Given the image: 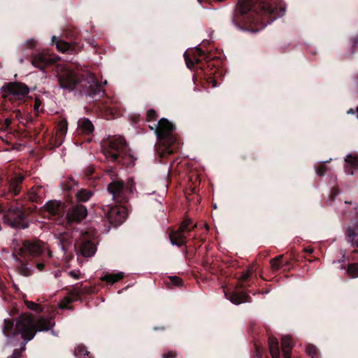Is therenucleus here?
<instances>
[{
  "mask_svg": "<svg viewBox=\"0 0 358 358\" xmlns=\"http://www.w3.org/2000/svg\"><path fill=\"white\" fill-rule=\"evenodd\" d=\"M344 203H345V204H351V202H348V201H345Z\"/></svg>",
  "mask_w": 358,
  "mask_h": 358,
  "instance_id": "obj_52",
  "label": "nucleus"
},
{
  "mask_svg": "<svg viewBox=\"0 0 358 358\" xmlns=\"http://www.w3.org/2000/svg\"><path fill=\"white\" fill-rule=\"evenodd\" d=\"M184 57H185V62H186L187 66L188 68L192 67L194 66V63H197L199 61V59L198 58H195L194 59H191L190 58H189L188 55H187V52L184 53Z\"/></svg>",
  "mask_w": 358,
  "mask_h": 358,
  "instance_id": "obj_37",
  "label": "nucleus"
},
{
  "mask_svg": "<svg viewBox=\"0 0 358 358\" xmlns=\"http://www.w3.org/2000/svg\"><path fill=\"white\" fill-rule=\"evenodd\" d=\"M52 334L53 335H55V336H57V334L55 333V331H52Z\"/></svg>",
  "mask_w": 358,
  "mask_h": 358,
  "instance_id": "obj_55",
  "label": "nucleus"
},
{
  "mask_svg": "<svg viewBox=\"0 0 358 358\" xmlns=\"http://www.w3.org/2000/svg\"><path fill=\"white\" fill-rule=\"evenodd\" d=\"M294 346L292 339L289 336H284L281 338V348L283 352L284 358H291L290 352Z\"/></svg>",
  "mask_w": 358,
  "mask_h": 358,
  "instance_id": "obj_20",
  "label": "nucleus"
},
{
  "mask_svg": "<svg viewBox=\"0 0 358 358\" xmlns=\"http://www.w3.org/2000/svg\"><path fill=\"white\" fill-rule=\"evenodd\" d=\"M41 106V101L38 99H36L34 101V108L36 111L40 110V107Z\"/></svg>",
  "mask_w": 358,
  "mask_h": 358,
  "instance_id": "obj_42",
  "label": "nucleus"
},
{
  "mask_svg": "<svg viewBox=\"0 0 358 358\" xmlns=\"http://www.w3.org/2000/svg\"><path fill=\"white\" fill-rule=\"evenodd\" d=\"M52 41L56 43L57 49L63 53L73 54L76 52V47L73 45L61 41L55 36H52Z\"/></svg>",
  "mask_w": 358,
  "mask_h": 358,
  "instance_id": "obj_16",
  "label": "nucleus"
},
{
  "mask_svg": "<svg viewBox=\"0 0 358 358\" xmlns=\"http://www.w3.org/2000/svg\"><path fill=\"white\" fill-rule=\"evenodd\" d=\"M257 30H251L252 32L257 31Z\"/></svg>",
  "mask_w": 358,
  "mask_h": 358,
  "instance_id": "obj_57",
  "label": "nucleus"
},
{
  "mask_svg": "<svg viewBox=\"0 0 358 358\" xmlns=\"http://www.w3.org/2000/svg\"><path fill=\"white\" fill-rule=\"evenodd\" d=\"M212 83H213L212 86L213 87L217 86V83H216V81L215 80H212Z\"/></svg>",
  "mask_w": 358,
  "mask_h": 358,
  "instance_id": "obj_50",
  "label": "nucleus"
},
{
  "mask_svg": "<svg viewBox=\"0 0 358 358\" xmlns=\"http://www.w3.org/2000/svg\"><path fill=\"white\" fill-rule=\"evenodd\" d=\"M123 277L124 274L122 272H118L116 273H106L101 278V280L113 284L121 280Z\"/></svg>",
  "mask_w": 358,
  "mask_h": 358,
  "instance_id": "obj_25",
  "label": "nucleus"
},
{
  "mask_svg": "<svg viewBox=\"0 0 358 358\" xmlns=\"http://www.w3.org/2000/svg\"><path fill=\"white\" fill-rule=\"evenodd\" d=\"M357 118H358V115H357Z\"/></svg>",
  "mask_w": 358,
  "mask_h": 358,
  "instance_id": "obj_59",
  "label": "nucleus"
},
{
  "mask_svg": "<svg viewBox=\"0 0 358 358\" xmlns=\"http://www.w3.org/2000/svg\"><path fill=\"white\" fill-rule=\"evenodd\" d=\"M87 208L83 205H78L71 208L66 214V220L69 222H79L87 216Z\"/></svg>",
  "mask_w": 358,
  "mask_h": 358,
  "instance_id": "obj_12",
  "label": "nucleus"
},
{
  "mask_svg": "<svg viewBox=\"0 0 358 358\" xmlns=\"http://www.w3.org/2000/svg\"><path fill=\"white\" fill-rule=\"evenodd\" d=\"M20 63H22L24 62V59L23 58H21L20 60Z\"/></svg>",
  "mask_w": 358,
  "mask_h": 358,
  "instance_id": "obj_54",
  "label": "nucleus"
},
{
  "mask_svg": "<svg viewBox=\"0 0 358 358\" xmlns=\"http://www.w3.org/2000/svg\"><path fill=\"white\" fill-rule=\"evenodd\" d=\"M11 124V119L6 118L4 120V124L6 127H9V125Z\"/></svg>",
  "mask_w": 358,
  "mask_h": 358,
  "instance_id": "obj_48",
  "label": "nucleus"
},
{
  "mask_svg": "<svg viewBox=\"0 0 358 358\" xmlns=\"http://www.w3.org/2000/svg\"><path fill=\"white\" fill-rule=\"evenodd\" d=\"M224 295L227 299L236 305L249 301L248 295L245 292H232L227 294L224 292Z\"/></svg>",
  "mask_w": 358,
  "mask_h": 358,
  "instance_id": "obj_19",
  "label": "nucleus"
},
{
  "mask_svg": "<svg viewBox=\"0 0 358 358\" xmlns=\"http://www.w3.org/2000/svg\"><path fill=\"white\" fill-rule=\"evenodd\" d=\"M156 117H157V114L154 110L150 109L148 111L147 119L148 121L155 120Z\"/></svg>",
  "mask_w": 358,
  "mask_h": 358,
  "instance_id": "obj_40",
  "label": "nucleus"
},
{
  "mask_svg": "<svg viewBox=\"0 0 358 358\" xmlns=\"http://www.w3.org/2000/svg\"><path fill=\"white\" fill-rule=\"evenodd\" d=\"M93 195V192L90 190L81 189L76 193V198L80 202L87 201Z\"/></svg>",
  "mask_w": 358,
  "mask_h": 358,
  "instance_id": "obj_27",
  "label": "nucleus"
},
{
  "mask_svg": "<svg viewBox=\"0 0 358 358\" xmlns=\"http://www.w3.org/2000/svg\"><path fill=\"white\" fill-rule=\"evenodd\" d=\"M36 266L38 270L41 271L44 267V264L43 263H38Z\"/></svg>",
  "mask_w": 358,
  "mask_h": 358,
  "instance_id": "obj_49",
  "label": "nucleus"
},
{
  "mask_svg": "<svg viewBox=\"0 0 358 358\" xmlns=\"http://www.w3.org/2000/svg\"><path fill=\"white\" fill-rule=\"evenodd\" d=\"M268 348L272 358H280L279 343L276 338L269 337Z\"/></svg>",
  "mask_w": 358,
  "mask_h": 358,
  "instance_id": "obj_23",
  "label": "nucleus"
},
{
  "mask_svg": "<svg viewBox=\"0 0 358 358\" xmlns=\"http://www.w3.org/2000/svg\"><path fill=\"white\" fill-rule=\"evenodd\" d=\"M6 89L8 92L16 99H24L29 92L26 85L20 83H10L7 85Z\"/></svg>",
  "mask_w": 358,
  "mask_h": 358,
  "instance_id": "obj_11",
  "label": "nucleus"
},
{
  "mask_svg": "<svg viewBox=\"0 0 358 358\" xmlns=\"http://www.w3.org/2000/svg\"><path fill=\"white\" fill-rule=\"evenodd\" d=\"M339 194L338 190L337 189H334L331 194V199L334 200V197Z\"/></svg>",
  "mask_w": 358,
  "mask_h": 358,
  "instance_id": "obj_47",
  "label": "nucleus"
},
{
  "mask_svg": "<svg viewBox=\"0 0 358 358\" xmlns=\"http://www.w3.org/2000/svg\"><path fill=\"white\" fill-rule=\"evenodd\" d=\"M176 356L175 352H169L163 355L164 358H174Z\"/></svg>",
  "mask_w": 358,
  "mask_h": 358,
  "instance_id": "obj_43",
  "label": "nucleus"
},
{
  "mask_svg": "<svg viewBox=\"0 0 358 358\" xmlns=\"http://www.w3.org/2000/svg\"><path fill=\"white\" fill-rule=\"evenodd\" d=\"M78 252L86 257L93 256L96 252L94 244L90 241H83L75 244Z\"/></svg>",
  "mask_w": 358,
  "mask_h": 358,
  "instance_id": "obj_13",
  "label": "nucleus"
},
{
  "mask_svg": "<svg viewBox=\"0 0 358 358\" xmlns=\"http://www.w3.org/2000/svg\"><path fill=\"white\" fill-rule=\"evenodd\" d=\"M282 256H279L271 261V266L273 270L278 271L282 268V264L280 263Z\"/></svg>",
  "mask_w": 358,
  "mask_h": 358,
  "instance_id": "obj_36",
  "label": "nucleus"
},
{
  "mask_svg": "<svg viewBox=\"0 0 358 358\" xmlns=\"http://www.w3.org/2000/svg\"><path fill=\"white\" fill-rule=\"evenodd\" d=\"M196 227V224L192 225L191 219H185L180 225L179 229L184 232L190 231L192 229Z\"/></svg>",
  "mask_w": 358,
  "mask_h": 358,
  "instance_id": "obj_32",
  "label": "nucleus"
},
{
  "mask_svg": "<svg viewBox=\"0 0 358 358\" xmlns=\"http://www.w3.org/2000/svg\"><path fill=\"white\" fill-rule=\"evenodd\" d=\"M348 114H354L355 113V111L353 109H350L348 111Z\"/></svg>",
  "mask_w": 358,
  "mask_h": 358,
  "instance_id": "obj_51",
  "label": "nucleus"
},
{
  "mask_svg": "<svg viewBox=\"0 0 358 358\" xmlns=\"http://www.w3.org/2000/svg\"><path fill=\"white\" fill-rule=\"evenodd\" d=\"M69 274L70 276H71L72 278H73L75 279H78L79 278V274H78V271H71L69 272Z\"/></svg>",
  "mask_w": 358,
  "mask_h": 358,
  "instance_id": "obj_45",
  "label": "nucleus"
},
{
  "mask_svg": "<svg viewBox=\"0 0 358 358\" xmlns=\"http://www.w3.org/2000/svg\"><path fill=\"white\" fill-rule=\"evenodd\" d=\"M306 352L308 355L313 357L317 355V348L313 345H308L306 348Z\"/></svg>",
  "mask_w": 358,
  "mask_h": 358,
  "instance_id": "obj_38",
  "label": "nucleus"
},
{
  "mask_svg": "<svg viewBox=\"0 0 358 358\" xmlns=\"http://www.w3.org/2000/svg\"><path fill=\"white\" fill-rule=\"evenodd\" d=\"M315 171H316V173L319 176H322L324 174V173L326 172V168H325V166L324 164H320L315 169Z\"/></svg>",
  "mask_w": 358,
  "mask_h": 358,
  "instance_id": "obj_39",
  "label": "nucleus"
},
{
  "mask_svg": "<svg viewBox=\"0 0 358 358\" xmlns=\"http://www.w3.org/2000/svg\"><path fill=\"white\" fill-rule=\"evenodd\" d=\"M55 325L52 317H39L35 320L27 313L22 314L16 320L15 324L10 319H4L2 333L7 338V345H17L20 342V348L15 349L8 358H20L26 349L27 343L32 340L37 331H45Z\"/></svg>",
  "mask_w": 358,
  "mask_h": 358,
  "instance_id": "obj_1",
  "label": "nucleus"
},
{
  "mask_svg": "<svg viewBox=\"0 0 358 358\" xmlns=\"http://www.w3.org/2000/svg\"><path fill=\"white\" fill-rule=\"evenodd\" d=\"M171 280L176 285H180L181 284V280L178 277H171Z\"/></svg>",
  "mask_w": 358,
  "mask_h": 358,
  "instance_id": "obj_44",
  "label": "nucleus"
},
{
  "mask_svg": "<svg viewBox=\"0 0 358 358\" xmlns=\"http://www.w3.org/2000/svg\"><path fill=\"white\" fill-rule=\"evenodd\" d=\"M94 130L92 123L89 119L83 117L78 121V131L85 134H90Z\"/></svg>",
  "mask_w": 358,
  "mask_h": 358,
  "instance_id": "obj_21",
  "label": "nucleus"
},
{
  "mask_svg": "<svg viewBox=\"0 0 358 358\" xmlns=\"http://www.w3.org/2000/svg\"><path fill=\"white\" fill-rule=\"evenodd\" d=\"M108 190L114 200L122 203L127 199L125 195L126 192H129V193L134 192V180L133 179L129 180L126 187L124 186L121 181H114L108 185Z\"/></svg>",
  "mask_w": 358,
  "mask_h": 358,
  "instance_id": "obj_6",
  "label": "nucleus"
},
{
  "mask_svg": "<svg viewBox=\"0 0 358 358\" xmlns=\"http://www.w3.org/2000/svg\"><path fill=\"white\" fill-rule=\"evenodd\" d=\"M103 153L106 158L115 162L127 150L124 138L120 136L109 138L105 142Z\"/></svg>",
  "mask_w": 358,
  "mask_h": 358,
  "instance_id": "obj_5",
  "label": "nucleus"
},
{
  "mask_svg": "<svg viewBox=\"0 0 358 358\" xmlns=\"http://www.w3.org/2000/svg\"><path fill=\"white\" fill-rule=\"evenodd\" d=\"M348 238H350V242L353 246H358V243L357 241H354L355 238L358 236V224L354 228H348Z\"/></svg>",
  "mask_w": 358,
  "mask_h": 358,
  "instance_id": "obj_29",
  "label": "nucleus"
},
{
  "mask_svg": "<svg viewBox=\"0 0 358 358\" xmlns=\"http://www.w3.org/2000/svg\"><path fill=\"white\" fill-rule=\"evenodd\" d=\"M67 121L66 120H62L59 122L57 126V133L56 135L58 138H62L65 136L67 131Z\"/></svg>",
  "mask_w": 358,
  "mask_h": 358,
  "instance_id": "obj_28",
  "label": "nucleus"
},
{
  "mask_svg": "<svg viewBox=\"0 0 358 358\" xmlns=\"http://www.w3.org/2000/svg\"><path fill=\"white\" fill-rule=\"evenodd\" d=\"M57 59L58 57L55 55L41 52L33 56L31 62L34 66L43 69L45 66L56 62Z\"/></svg>",
  "mask_w": 358,
  "mask_h": 358,
  "instance_id": "obj_10",
  "label": "nucleus"
},
{
  "mask_svg": "<svg viewBox=\"0 0 358 358\" xmlns=\"http://www.w3.org/2000/svg\"><path fill=\"white\" fill-rule=\"evenodd\" d=\"M74 353L77 358H90L89 352L83 345L78 346L75 349Z\"/></svg>",
  "mask_w": 358,
  "mask_h": 358,
  "instance_id": "obj_31",
  "label": "nucleus"
},
{
  "mask_svg": "<svg viewBox=\"0 0 358 358\" xmlns=\"http://www.w3.org/2000/svg\"><path fill=\"white\" fill-rule=\"evenodd\" d=\"M309 253H311L313 252V250L312 249H310V250H307Z\"/></svg>",
  "mask_w": 358,
  "mask_h": 358,
  "instance_id": "obj_53",
  "label": "nucleus"
},
{
  "mask_svg": "<svg viewBox=\"0 0 358 358\" xmlns=\"http://www.w3.org/2000/svg\"><path fill=\"white\" fill-rule=\"evenodd\" d=\"M36 42L34 39H29L28 40L27 42H26V45L28 46V47H34L35 46Z\"/></svg>",
  "mask_w": 358,
  "mask_h": 358,
  "instance_id": "obj_46",
  "label": "nucleus"
},
{
  "mask_svg": "<svg viewBox=\"0 0 358 358\" xmlns=\"http://www.w3.org/2000/svg\"><path fill=\"white\" fill-rule=\"evenodd\" d=\"M24 180L23 176L12 178L8 182V192L13 195H17L21 189V185Z\"/></svg>",
  "mask_w": 358,
  "mask_h": 358,
  "instance_id": "obj_17",
  "label": "nucleus"
},
{
  "mask_svg": "<svg viewBox=\"0 0 358 358\" xmlns=\"http://www.w3.org/2000/svg\"><path fill=\"white\" fill-rule=\"evenodd\" d=\"M345 171L348 175H353L358 170V155H348L345 159Z\"/></svg>",
  "mask_w": 358,
  "mask_h": 358,
  "instance_id": "obj_15",
  "label": "nucleus"
},
{
  "mask_svg": "<svg viewBox=\"0 0 358 358\" xmlns=\"http://www.w3.org/2000/svg\"><path fill=\"white\" fill-rule=\"evenodd\" d=\"M89 293H90V288L83 287L82 284H76L69 290V294L74 297L76 301L78 300L80 296Z\"/></svg>",
  "mask_w": 358,
  "mask_h": 358,
  "instance_id": "obj_22",
  "label": "nucleus"
},
{
  "mask_svg": "<svg viewBox=\"0 0 358 358\" xmlns=\"http://www.w3.org/2000/svg\"><path fill=\"white\" fill-rule=\"evenodd\" d=\"M43 190L41 187H32L27 193L28 199L31 201L37 202L42 196Z\"/></svg>",
  "mask_w": 358,
  "mask_h": 358,
  "instance_id": "obj_24",
  "label": "nucleus"
},
{
  "mask_svg": "<svg viewBox=\"0 0 358 358\" xmlns=\"http://www.w3.org/2000/svg\"><path fill=\"white\" fill-rule=\"evenodd\" d=\"M169 239L172 245L180 247L185 244L186 238L184 231L178 229L172 231L169 235Z\"/></svg>",
  "mask_w": 358,
  "mask_h": 358,
  "instance_id": "obj_18",
  "label": "nucleus"
},
{
  "mask_svg": "<svg viewBox=\"0 0 358 358\" xmlns=\"http://www.w3.org/2000/svg\"><path fill=\"white\" fill-rule=\"evenodd\" d=\"M55 236L59 241L61 243V248L63 250H66V246L69 243V239L70 234L67 231L63 233L55 234Z\"/></svg>",
  "mask_w": 358,
  "mask_h": 358,
  "instance_id": "obj_26",
  "label": "nucleus"
},
{
  "mask_svg": "<svg viewBox=\"0 0 358 358\" xmlns=\"http://www.w3.org/2000/svg\"><path fill=\"white\" fill-rule=\"evenodd\" d=\"M106 84H107V81H106V80H105V81L103 82V85H106Z\"/></svg>",
  "mask_w": 358,
  "mask_h": 358,
  "instance_id": "obj_56",
  "label": "nucleus"
},
{
  "mask_svg": "<svg viewBox=\"0 0 358 358\" xmlns=\"http://www.w3.org/2000/svg\"><path fill=\"white\" fill-rule=\"evenodd\" d=\"M57 75L59 86L63 90L71 91L78 89L81 93L92 97L103 93L102 86L92 73L79 76L66 65L58 64Z\"/></svg>",
  "mask_w": 358,
  "mask_h": 358,
  "instance_id": "obj_2",
  "label": "nucleus"
},
{
  "mask_svg": "<svg viewBox=\"0 0 358 358\" xmlns=\"http://www.w3.org/2000/svg\"><path fill=\"white\" fill-rule=\"evenodd\" d=\"M276 5L277 0H243L239 1L238 9L242 14L253 10L262 15L263 17L261 22L262 28H264L278 17L275 14Z\"/></svg>",
  "mask_w": 358,
  "mask_h": 358,
  "instance_id": "obj_3",
  "label": "nucleus"
},
{
  "mask_svg": "<svg viewBox=\"0 0 358 358\" xmlns=\"http://www.w3.org/2000/svg\"><path fill=\"white\" fill-rule=\"evenodd\" d=\"M43 250V245L41 242L26 241L18 250L13 253V256L15 261H17L19 257H38Z\"/></svg>",
  "mask_w": 358,
  "mask_h": 358,
  "instance_id": "obj_7",
  "label": "nucleus"
},
{
  "mask_svg": "<svg viewBox=\"0 0 358 358\" xmlns=\"http://www.w3.org/2000/svg\"><path fill=\"white\" fill-rule=\"evenodd\" d=\"M76 301V299H74V297H72L69 294V296H65L62 299V300L60 301L59 306L61 309H68L69 308V304L72 303L73 301Z\"/></svg>",
  "mask_w": 358,
  "mask_h": 358,
  "instance_id": "obj_33",
  "label": "nucleus"
},
{
  "mask_svg": "<svg viewBox=\"0 0 358 358\" xmlns=\"http://www.w3.org/2000/svg\"><path fill=\"white\" fill-rule=\"evenodd\" d=\"M254 271H255L254 266H250L239 278L240 282H241L242 283L246 282L249 279V278L250 277V275H252V273H253Z\"/></svg>",
  "mask_w": 358,
  "mask_h": 358,
  "instance_id": "obj_35",
  "label": "nucleus"
},
{
  "mask_svg": "<svg viewBox=\"0 0 358 358\" xmlns=\"http://www.w3.org/2000/svg\"><path fill=\"white\" fill-rule=\"evenodd\" d=\"M23 210L17 207L11 208L3 215V222L13 228L25 229L28 224L24 221Z\"/></svg>",
  "mask_w": 358,
  "mask_h": 358,
  "instance_id": "obj_8",
  "label": "nucleus"
},
{
  "mask_svg": "<svg viewBox=\"0 0 358 358\" xmlns=\"http://www.w3.org/2000/svg\"><path fill=\"white\" fill-rule=\"evenodd\" d=\"M44 208L52 215H63L64 212V205L57 201H50L45 203Z\"/></svg>",
  "mask_w": 358,
  "mask_h": 358,
  "instance_id": "obj_14",
  "label": "nucleus"
},
{
  "mask_svg": "<svg viewBox=\"0 0 358 358\" xmlns=\"http://www.w3.org/2000/svg\"><path fill=\"white\" fill-rule=\"evenodd\" d=\"M16 262H19L20 264L17 266V272L24 276H29L31 275V270L27 266V264L23 263L20 259Z\"/></svg>",
  "mask_w": 358,
  "mask_h": 358,
  "instance_id": "obj_30",
  "label": "nucleus"
},
{
  "mask_svg": "<svg viewBox=\"0 0 358 358\" xmlns=\"http://www.w3.org/2000/svg\"><path fill=\"white\" fill-rule=\"evenodd\" d=\"M199 1H200L201 0H198Z\"/></svg>",
  "mask_w": 358,
  "mask_h": 358,
  "instance_id": "obj_58",
  "label": "nucleus"
},
{
  "mask_svg": "<svg viewBox=\"0 0 358 358\" xmlns=\"http://www.w3.org/2000/svg\"><path fill=\"white\" fill-rule=\"evenodd\" d=\"M348 273L352 278L358 277V263L351 264L348 266Z\"/></svg>",
  "mask_w": 358,
  "mask_h": 358,
  "instance_id": "obj_34",
  "label": "nucleus"
},
{
  "mask_svg": "<svg viewBox=\"0 0 358 358\" xmlns=\"http://www.w3.org/2000/svg\"><path fill=\"white\" fill-rule=\"evenodd\" d=\"M174 129L175 127L173 124L165 118L160 119L155 128V134L164 145L168 154L173 153L176 149L175 144L177 139L172 134Z\"/></svg>",
  "mask_w": 358,
  "mask_h": 358,
  "instance_id": "obj_4",
  "label": "nucleus"
},
{
  "mask_svg": "<svg viewBox=\"0 0 358 358\" xmlns=\"http://www.w3.org/2000/svg\"><path fill=\"white\" fill-rule=\"evenodd\" d=\"M102 210L108 222L115 227L120 225L127 215L125 208L120 206L106 205Z\"/></svg>",
  "mask_w": 358,
  "mask_h": 358,
  "instance_id": "obj_9",
  "label": "nucleus"
},
{
  "mask_svg": "<svg viewBox=\"0 0 358 358\" xmlns=\"http://www.w3.org/2000/svg\"><path fill=\"white\" fill-rule=\"evenodd\" d=\"M25 303L27 306V308L30 310H37V308H38V304H36V303L34 302H32V301H25Z\"/></svg>",
  "mask_w": 358,
  "mask_h": 358,
  "instance_id": "obj_41",
  "label": "nucleus"
}]
</instances>
